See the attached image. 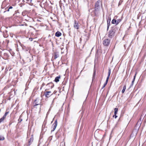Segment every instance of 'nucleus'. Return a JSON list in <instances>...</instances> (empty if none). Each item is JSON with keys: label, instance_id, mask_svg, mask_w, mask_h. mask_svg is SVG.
I'll return each instance as SVG.
<instances>
[{"label": "nucleus", "instance_id": "nucleus-1", "mask_svg": "<svg viewBox=\"0 0 146 146\" xmlns=\"http://www.w3.org/2000/svg\"><path fill=\"white\" fill-rule=\"evenodd\" d=\"M116 29L117 28L115 26L111 28V29L109 31L108 33V36L109 38H112L114 36Z\"/></svg>", "mask_w": 146, "mask_h": 146}, {"label": "nucleus", "instance_id": "nucleus-2", "mask_svg": "<svg viewBox=\"0 0 146 146\" xmlns=\"http://www.w3.org/2000/svg\"><path fill=\"white\" fill-rule=\"evenodd\" d=\"M100 1H97L95 5V12L99 10L100 9Z\"/></svg>", "mask_w": 146, "mask_h": 146}, {"label": "nucleus", "instance_id": "nucleus-3", "mask_svg": "<svg viewBox=\"0 0 146 146\" xmlns=\"http://www.w3.org/2000/svg\"><path fill=\"white\" fill-rule=\"evenodd\" d=\"M110 43V40L108 39L104 40L103 42V44L105 46H108Z\"/></svg>", "mask_w": 146, "mask_h": 146}, {"label": "nucleus", "instance_id": "nucleus-4", "mask_svg": "<svg viewBox=\"0 0 146 146\" xmlns=\"http://www.w3.org/2000/svg\"><path fill=\"white\" fill-rule=\"evenodd\" d=\"M57 125V120H56L54 122V123L52 125V128L53 129L52 130L51 132H53L55 129Z\"/></svg>", "mask_w": 146, "mask_h": 146}, {"label": "nucleus", "instance_id": "nucleus-5", "mask_svg": "<svg viewBox=\"0 0 146 146\" xmlns=\"http://www.w3.org/2000/svg\"><path fill=\"white\" fill-rule=\"evenodd\" d=\"M53 94V93L50 91H46L45 92L44 95L47 98H49Z\"/></svg>", "mask_w": 146, "mask_h": 146}, {"label": "nucleus", "instance_id": "nucleus-6", "mask_svg": "<svg viewBox=\"0 0 146 146\" xmlns=\"http://www.w3.org/2000/svg\"><path fill=\"white\" fill-rule=\"evenodd\" d=\"M33 104H34V107L36 108V106H39V107L40 108V107L41 106V105L39 103H38V102H36V99L35 101L34 102Z\"/></svg>", "mask_w": 146, "mask_h": 146}, {"label": "nucleus", "instance_id": "nucleus-7", "mask_svg": "<svg viewBox=\"0 0 146 146\" xmlns=\"http://www.w3.org/2000/svg\"><path fill=\"white\" fill-rule=\"evenodd\" d=\"M79 25H78V23L76 21H74V28L76 29H78L79 28Z\"/></svg>", "mask_w": 146, "mask_h": 146}, {"label": "nucleus", "instance_id": "nucleus-8", "mask_svg": "<svg viewBox=\"0 0 146 146\" xmlns=\"http://www.w3.org/2000/svg\"><path fill=\"white\" fill-rule=\"evenodd\" d=\"M53 56L54 57V59H56L59 56L58 53V52H54L53 54Z\"/></svg>", "mask_w": 146, "mask_h": 146}, {"label": "nucleus", "instance_id": "nucleus-9", "mask_svg": "<svg viewBox=\"0 0 146 146\" xmlns=\"http://www.w3.org/2000/svg\"><path fill=\"white\" fill-rule=\"evenodd\" d=\"M137 74V72H136L135 73V74L134 76V78H133V80H132V82H131V85H130V86L131 87L132 86L133 84V83H134V81L135 80V77H136V75Z\"/></svg>", "mask_w": 146, "mask_h": 146}, {"label": "nucleus", "instance_id": "nucleus-10", "mask_svg": "<svg viewBox=\"0 0 146 146\" xmlns=\"http://www.w3.org/2000/svg\"><path fill=\"white\" fill-rule=\"evenodd\" d=\"M62 35L61 33L59 31H57L55 34V35L57 37H59Z\"/></svg>", "mask_w": 146, "mask_h": 146}, {"label": "nucleus", "instance_id": "nucleus-11", "mask_svg": "<svg viewBox=\"0 0 146 146\" xmlns=\"http://www.w3.org/2000/svg\"><path fill=\"white\" fill-rule=\"evenodd\" d=\"M60 78V76H58L56 77L54 81L56 82H58L59 81V79Z\"/></svg>", "mask_w": 146, "mask_h": 146}, {"label": "nucleus", "instance_id": "nucleus-12", "mask_svg": "<svg viewBox=\"0 0 146 146\" xmlns=\"http://www.w3.org/2000/svg\"><path fill=\"white\" fill-rule=\"evenodd\" d=\"M110 74H111V69H110V68H109L108 69V76L107 78V79H107L108 80L109 77L110 76Z\"/></svg>", "mask_w": 146, "mask_h": 146}, {"label": "nucleus", "instance_id": "nucleus-13", "mask_svg": "<svg viewBox=\"0 0 146 146\" xmlns=\"http://www.w3.org/2000/svg\"><path fill=\"white\" fill-rule=\"evenodd\" d=\"M111 23L112 24H115L116 25H117V20H116L115 19H113L112 20Z\"/></svg>", "mask_w": 146, "mask_h": 146}, {"label": "nucleus", "instance_id": "nucleus-14", "mask_svg": "<svg viewBox=\"0 0 146 146\" xmlns=\"http://www.w3.org/2000/svg\"><path fill=\"white\" fill-rule=\"evenodd\" d=\"M50 84L52 85L51 86V87H50L51 88H53V87L54 86V85L53 84H52V83H48V84H47L46 86H47L49 87L50 86Z\"/></svg>", "mask_w": 146, "mask_h": 146}, {"label": "nucleus", "instance_id": "nucleus-15", "mask_svg": "<svg viewBox=\"0 0 146 146\" xmlns=\"http://www.w3.org/2000/svg\"><path fill=\"white\" fill-rule=\"evenodd\" d=\"M108 80L107 79L106 80V82L104 83V85L103 86V87L102 88V89L103 88L107 85V83L108 82Z\"/></svg>", "mask_w": 146, "mask_h": 146}, {"label": "nucleus", "instance_id": "nucleus-16", "mask_svg": "<svg viewBox=\"0 0 146 146\" xmlns=\"http://www.w3.org/2000/svg\"><path fill=\"white\" fill-rule=\"evenodd\" d=\"M33 138L32 137H31L30 138V140L29 141V145H30L31 144V142H33Z\"/></svg>", "mask_w": 146, "mask_h": 146}, {"label": "nucleus", "instance_id": "nucleus-17", "mask_svg": "<svg viewBox=\"0 0 146 146\" xmlns=\"http://www.w3.org/2000/svg\"><path fill=\"white\" fill-rule=\"evenodd\" d=\"M9 113V112H6L5 113V114L2 117L4 119H5L6 118V117L7 115L8 114V113Z\"/></svg>", "mask_w": 146, "mask_h": 146}, {"label": "nucleus", "instance_id": "nucleus-18", "mask_svg": "<svg viewBox=\"0 0 146 146\" xmlns=\"http://www.w3.org/2000/svg\"><path fill=\"white\" fill-rule=\"evenodd\" d=\"M126 88V86L125 85L123 86V89L122 90V93H123L125 92V90Z\"/></svg>", "mask_w": 146, "mask_h": 146}, {"label": "nucleus", "instance_id": "nucleus-19", "mask_svg": "<svg viewBox=\"0 0 146 146\" xmlns=\"http://www.w3.org/2000/svg\"><path fill=\"white\" fill-rule=\"evenodd\" d=\"M118 111V108H115L114 109V115H116Z\"/></svg>", "mask_w": 146, "mask_h": 146}, {"label": "nucleus", "instance_id": "nucleus-20", "mask_svg": "<svg viewBox=\"0 0 146 146\" xmlns=\"http://www.w3.org/2000/svg\"><path fill=\"white\" fill-rule=\"evenodd\" d=\"M9 9L10 10L11 9H12L13 11H15V8L14 7H13L11 6H10L9 7Z\"/></svg>", "mask_w": 146, "mask_h": 146}, {"label": "nucleus", "instance_id": "nucleus-21", "mask_svg": "<svg viewBox=\"0 0 146 146\" xmlns=\"http://www.w3.org/2000/svg\"><path fill=\"white\" fill-rule=\"evenodd\" d=\"M5 138L3 136L0 135V140H3Z\"/></svg>", "mask_w": 146, "mask_h": 146}, {"label": "nucleus", "instance_id": "nucleus-22", "mask_svg": "<svg viewBox=\"0 0 146 146\" xmlns=\"http://www.w3.org/2000/svg\"><path fill=\"white\" fill-rule=\"evenodd\" d=\"M96 75V72L95 71H94V72L93 74V79L95 78V77Z\"/></svg>", "mask_w": 146, "mask_h": 146}, {"label": "nucleus", "instance_id": "nucleus-23", "mask_svg": "<svg viewBox=\"0 0 146 146\" xmlns=\"http://www.w3.org/2000/svg\"><path fill=\"white\" fill-rule=\"evenodd\" d=\"M110 22H109V23H107V30L108 31L109 29V26H110Z\"/></svg>", "mask_w": 146, "mask_h": 146}, {"label": "nucleus", "instance_id": "nucleus-24", "mask_svg": "<svg viewBox=\"0 0 146 146\" xmlns=\"http://www.w3.org/2000/svg\"><path fill=\"white\" fill-rule=\"evenodd\" d=\"M121 21V20L120 19H117V25L118 24V23Z\"/></svg>", "mask_w": 146, "mask_h": 146}, {"label": "nucleus", "instance_id": "nucleus-25", "mask_svg": "<svg viewBox=\"0 0 146 146\" xmlns=\"http://www.w3.org/2000/svg\"><path fill=\"white\" fill-rule=\"evenodd\" d=\"M5 119L3 118V117H2V118H1L0 119V123L1 122H2L3 120H4V119Z\"/></svg>", "mask_w": 146, "mask_h": 146}, {"label": "nucleus", "instance_id": "nucleus-26", "mask_svg": "<svg viewBox=\"0 0 146 146\" xmlns=\"http://www.w3.org/2000/svg\"><path fill=\"white\" fill-rule=\"evenodd\" d=\"M122 1L121 0H120L119 2V3H118V6H119V5H120L122 3Z\"/></svg>", "mask_w": 146, "mask_h": 146}, {"label": "nucleus", "instance_id": "nucleus-27", "mask_svg": "<svg viewBox=\"0 0 146 146\" xmlns=\"http://www.w3.org/2000/svg\"><path fill=\"white\" fill-rule=\"evenodd\" d=\"M27 1L28 3H31L32 1V0H27Z\"/></svg>", "mask_w": 146, "mask_h": 146}, {"label": "nucleus", "instance_id": "nucleus-28", "mask_svg": "<svg viewBox=\"0 0 146 146\" xmlns=\"http://www.w3.org/2000/svg\"><path fill=\"white\" fill-rule=\"evenodd\" d=\"M5 9L6 10V11H10V9H9V8H7ZM6 12V11H5L4 12Z\"/></svg>", "mask_w": 146, "mask_h": 146}, {"label": "nucleus", "instance_id": "nucleus-29", "mask_svg": "<svg viewBox=\"0 0 146 146\" xmlns=\"http://www.w3.org/2000/svg\"><path fill=\"white\" fill-rule=\"evenodd\" d=\"M22 121V119L20 118V117L18 119V121L19 122H20Z\"/></svg>", "mask_w": 146, "mask_h": 146}, {"label": "nucleus", "instance_id": "nucleus-30", "mask_svg": "<svg viewBox=\"0 0 146 146\" xmlns=\"http://www.w3.org/2000/svg\"><path fill=\"white\" fill-rule=\"evenodd\" d=\"M110 21H111L110 19H108L107 20V23H108H108H109V22L110 23Z\"/></svg>", "mask_w": 146, "mask_h": 146}, {"label": "nucleus", "instance_id": "nucleus-31", "mask_svg": "<svg viewBox=\"0 0 146 146\" xmlns=\"http://www.w3.org/2000/svg\"><path fill=\"white\" fill-rule=\"evenodd\" d=\"M140 122H141V121H138L137 123V125H140L141 124V123H140Z\"/></svg>", "mask_w": 146, "mask_h": 146}, {"label": "nucleus", "instance_id": "nucleus-32", "mask_svg": "<svg viewBox=\"0 0 146 146\" xmlns=\"http://www.w3.org/2000/svg\"><path fill=\"white\" fill-rule=\"evenodd\" d=\"M29 39L31 41L33 40V38H30Z\"/></svg>", "mask_w": 146, "mask_h": 146}, {"label": "nucleus", "instance_id": "nucleus-33", "mask_svg": "<svg viewBox=\"0 0 146 146\" xmlns=\"http://www.w3.org/2000/svg\"><path fill=\"white\" fill-rule=\"evenodd\" d=\"M115 115V118H116L117 117V116L116 115Z\"/></svg>", "mask_w": 146, "mask_h": 146}, {"label": "nucleus", "instance_id": "nucleus-34", "mask_svg": "<svg viewBox=\"0 0 146 146\" xmlns=\"http://www.w3.org/2000/svg\"><path fill=\"white\" fill-rule=\"evenodd\" d=\"M15 5H16V4H14V5H13V6L14 7H15Z\"/></svg>", "mask_w": 146, "mask_h": 146}, {"label": "nucleus", "instance_id": "nucleus-35", "mask_svg": "<svg viewBox=\"0 0 146 146\" xmlns=\"http://www.w3.org/2000/svg\"><path fill=\"white\" fill-rule=\"evenodd\" d=\"M37 21H39V20H38V19H37Z\"/></svg>", "mask_w": 146, "mask_h": 146}, {"label": "nucleus", "instance_id": "nucleus-36", "mask_svg": "<svg viewBox=\"0 0 146 146\" xmlns=\"http://www.w3.org/2000/svg\"><path fill=\"white\" fill-rule=\"evenodd\" d=\"M4 54H6V53H5Z\"/></svg>", "mask_w": 146, "mask_h": 146}, {"label": "nucleus", "instance_id": "nucleus-37", "mask_svg": "<svg viewBox=\"0 0 146 146\" xmlns=\"http://www.w3.org/2000/svg\"><path fill=\"white\" fill-rule=\"evenodd\" d=\"M82 71V70H81V72Z\"/></svg>", "mask_w": 146, "mask_h": 146}, {"label": "nucleus", "instance_id": "nucleus-38", "mask_svg": "<svg viewBox=\"0 0 146 146\" xmlns=\"http://www.w3.org/2000/svg\"><path fill=\"white\" fill-rule=\"evenodd\" d=\"M53 101H54V100H53L52 102H53Z\"/></svg>", "mask_w": 146, "mask_h": 146}]
</instances>
